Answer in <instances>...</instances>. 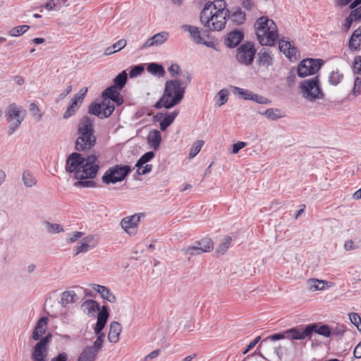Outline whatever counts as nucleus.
Returning <instances> with one entry per match:
<instances>
[{"label":"nucleus","mask_w":361,"mask_h":361,"mask_svg":"<svg viewBox=\"0 0 361 361\" xmlns=\"http://www.w3.org/2000/svg\"><path fill=\"white\" fill-rule=\"evenodd\" d=\"M82 164L80 166L79 171L76 172V179H91L96 176L99 170L98 157L94 155L83 157Z\"/></svg>","instance_id":"0eeeda50"},{"label":"nucleus","mask_w":361,"mask_h":361,"mask_svg":"<svg viewBox=\"0 0 361 361\" xmlns=\"http://www.w3.org/2000/svg\"><path fill=\"white\" fill-rule=\"evenodd\" d=\"M203 145L204 141L201 140L194 142L190 149L189 159L194 158L200 152Z\"/></svg>","instance_id":"8fccbe9b"},{"label":"nucleus","mask_w":361,"mask_h":361,"mask_svg":"<svg viewBox=\"0 0 361 361\" xmlns=\"http://www.w3.org/2000/svg\"><path fill=\"white\" fill-rule=\"evenodd\" d=\"M322 64V61L320 59H304L298 66V75L300 78L314 75L320 69Z\"/></svg>","instance_id":"9b49d317"},{"label":"nucleus","mask_w":361,"mask_h":361,"mask_svg":"<svg viewBox=\"0 0 361 361\" xmlns=\"http://www.w3.org/2000/svg\"><path fill=\"white\" fill-rule=\"evenodd\" d=\"M130 171L131 169L128 165H115L106 171L102 180L107 185L121 182L125 179Z\"/></svg>","instance_id":"6e6552de"},{"label":"nucleus","mask_w":361,"mask_h":361,"mask_svg":"<svg viewBox=\"0 0 361 361\" xmlns=\"http://www.w3.org/2000/svg\"><path fill=\"white\" fill-rule=\"evenodd\" d=\"M103 101L101 103L92 104L89 106V113L100 118L110 116L114 111V106L111 102L121 105L123 99L116 86H111L105 90L102 94Z\"/></svg>","instance_id":"f03ea898"},{"label":"nucleus","mask_w":361,"mask_h":361,"mask_svg":"<svg viewBox=\"0 0 361 361\" xmlns=\"http://www.w3.org/2000/svg\"><path fill=\"white\" fill-rule=\"evenodd\" d=\"M348 317L351 323L356 326L358 331H361V318L360 315L357 313L351 312L348 314Z\"/></svg>","instance_id":"603ef678"},{"label":"nucleus","mask_w":361,"mask_h":361,"mask_svg":"<svg viewBox=\"0 0 361 361\" xmlns=\"http://www.w3.org/2000/svg\"><path fill=\"white\" fill-rule=\"evenodd\" d=\"M361 20V16L357 8L353 10L350 15L345 18L343 26L346 30H349L353 21Z\"/></svg>","instance_id":"a19ab883"},{"label":"nucleus","mask_w":361,"mask_h":361,"mask_svg":"<svg viewBox=\"0 0 361 361\" xmlns=\"http://www.w3.org/2000/svg\"><path fill=\"white\" fill-rule=\"evenodd\" d=\"M286 331V338L290 340H303L305 338H309L308 331L307 326L304 328L294 327L288 329Z\"/></svg>","instance_id":"412c9836"},{"label":"nucleus","mask_w":361,"mask_h":361,"mask_svg":"<svg viewBox=\"0 0 361 361\" xmlns=\"http://www.w3.org/2000/svg\"><path fill=\"white\" fill-rule=\"evenodd\" d=\"M244 37L243 32L234 30L228 34L225 39V44L229 48L235 47L243 40Z\"/></svg>","instance_id":"a878e982"},{"label":"nucleus","mask_w":361,"mask_h":361,"mask_svg":"<svg viewBox=\"0 0 361 361\" xmlns=\"http://www.w3.org/2000/svg\"><path fill=\"white\" fill-rule=\"evenodd\" d=\"M43 226L49 233H59L64 231L63 227L59 224L51 223L46 221L43 222Z\"/></svg>","instance_id":"37998d69"},{"label":"nucleus","mask_w":361,"mask_h":361,"mask_svg":"<svg viewBox=\"0 0 361 361\" xmlns=\"http://www.w3.org/2000/svg\"><path fill=\"white\" fill-rule=\"evenodd\" d=\"M190 81L191 75L188 72H184L182 78L166 81L163 95L155 107L171 109L179 104L183 99L185 88Z\"/></svg>","instance_id":"f257e3e1"},{"label":"nucleus","mask_w":361,"mask_h":361,"mask_svg":"<svg viewBox=\"0 0 361 361\" xmlns=\"http://www.w3.org/2000/svg\"><path fill=\"white\" fill-rule=\"evenodd\" d=\"M256 50L253 44L246 42L239 47L237 49L236 60L245 66L250 65L254 59Z\"/></svg>","instance_id":"f8f14e48"},{"label":"nucleus","mask_w":361,"mask_h":361,"mask_svg":"<svg viewBox=\"0 0 361 361\" xmlns=\"http://www.w3.org/2000/svg\"><path fill=\"white\" fill-rule=\"evenodd\" d=\"M255 33L262 46H272L279 37L277 27L274 20L266 16L259 18L255 24Z\"/></svg>","instance_id":"20e7f679"},{"label":"nucleus","mask_w":361,"mask_h":361,"mask_svg":"<svg viewBox=\"0 0 361 361\" xmlns=\"http://www.w3.org/2000/svg\"><path fill=\"white\" fill-rule=\"evenodd\" d=\"M48 319L42 317L39 319L33 331L32 338L35 341H40L47 329Z\"/></svg>","instance_id":"393cba45"},{"label":"nucleus","mask_w":361,"mask_h":361,"mask_svg":"<svg viewBox=\"0 0 361 361\" xmlns=\"http://www.w3.org/2000/svg\"><path fill=\"white\" fill-rule=\"evenodd\" d=\"M91 287L94 291L99 293L103 299L106 300L111 303H115L116 302V297L109 288L94 283L92 284Z\"/></svg>","instance_id":"b1692460"},{"label":"nucleus","mask_w":361,"mask_h":361,"mask_svg":"<svg viewBox=\"0 0 361 361\" xmlns=\"http://www.w3.org/2000/svg\"><path fill=\"white\" fill-rule=\"evenodd\" d=\"M262 114L265 116L267 118L273 121L283 118L286 116V114L283 110L277 108L267 109Z\"/></svg>","instance_id":"f704fd0d"},{"label":"nucleus","mask_w":361,"mask_h":361,"mask_svg":"<svg viewBox=\"0 0 361 361\" xmlns=\"http://www.w3.org/2000/svg\"><path fill=\"white\" fill-rule=\"evenodd\" d=\"M9 124V134H13L20 126L25 117V112L16 104H10L5 111Z\"/></svg>","instance_id":"1a4fd4ad"},{"label":"nucleus","mask_w":361,"mask_h":361,"mask_svg":"<svg viewBox=\"0 0 361 361\" xmlns=\"http://www.w3.org/2000/svg\"><path fill=\"white\" fill-rule=\"evenodd\" d=\"M161 141V133L158 130H153L149 132L147 136V142L150 147L154 150L159 149Z\"/></svg>","instance_id":"c85d7f7f"},{"label":"nucleus","mask_w":361,"mask_h":361,"mask_svg":"<svg viewBox=\"0 0 361 361\" xmlns=\"http://www.w3.org/2000/svg\"><path fill=\"white\" fill-rule=\"evenodd\" d=\"M231 19L233 23L240 25L245 20V14L240 9H237L231 15Z\"/></svg>","instance_id":"49530a36"},{"label":"nucleus","mask_w":361,"mask_h":361,"mask_svg":"<svg viewBox=\"0 0 361 361\" xmlns=\"http://www.w3.org/2000/svg\"><path fill=\"white\" fill-rule=\"evenodd\" d=\"M23 184L27 188H32L37 184V179L29 171H25L22 175Z\"/></svg>","instance_id":"79ce46f5"},{"label":"nucleus","mask_w":361,"mask_h":361,"mask_svg":"<svg viewBox=\"0 0 361 361\" xmlns=\"http://www.w3.org/2000/svg\"><path fill=\"white\" fill-rule=\"evenodd\" d=\"M300 90L302 97L308 102H314L324 97L317 76L303 80L300 84Z\"/></svg>","instance_id":"423d86ee"},{"label":"nucleus","mask_w":361,"mask_h":361,"mask_svg":"<svg viewBox=\"0 0 361 361\" xmlns=\"http://www.w3.org/2000/svg\"><path fill=\"white\" fill-rule=\"evenodd\" d=\"M246 146V143L244 142L239 141L233 145L232 152L237 154L241 149Z\"/></svg>","instance_id":"774afa93"},{"label":"nucleus","mask_w":361,"mask_h":361,"mask_svg":"<svg viewBox=\"0 0 361 361\" xmlns=\"http://www.w3.org/2000/svg\"><path fill=\"white\" fill-rule=\"evenodd\" d=\"M97 335V338L94 343V345L90 347L94 348V350L98 352L103 346L105 334L104 333H102Z\"/></svg>","instance_id":"bf43d9fd"},{"label":"nucleus","mask_w":361,"mask_h":361,"mask_svg":"<svg viewBox=\"0 0 361 361\" xmlns=\"http://www.w3.org/2000/svg\"><path fill=\"white\" fill-rule=\"evenodd\" d=\"M251 100L260 104H269L271 103V101L268 98L254 92L252 94Z\"/></svg>","instance_id":"13d9d810"},{"label":"nucleus","mask_w":361,"mask_h":361,"mask_svg":"<svg viewBox=\"0 0 361 361\" xmlns=\"http://www.w3.org/2000/svg\"><path fill=\"white\" fill-rule=\"evenodd\" d=\"M213 249V242L209 238H203L197 242L195 245L183 250L186 255H196L203 252H210Z\"/></svg>","instance_id":"2eb2a0df"},{"label":"nucleus","mask_w":361,"mask_h":361,"mask_svg":"<svg viewBox=\"0 0 361 361\" xmlns=\"http://www.w3.org/2000/svg\"><path fill=\"white\" fill-rule=\"evenodd\" d=\"M67 0H50L45 5L44 8L48 11L60 10L63 6H68Z\"/></svg>","instance_id":"58836bf2"},{"label":"nucleus","mask_w":361,"mask_h":361,"mask_svg":"<svg viewBox=\"0 0 361 361\" xmlns=\"http://www.w3.org/2000/svg\"><path fill=\"white\" fill-rule=\"evenodd\" d=\"M109 317V312L107 307L103 306L102 310L99 312L97 316V323L94 326V331L95 334H102Z\"/></svg>","instance_id":"5701e85b"},{"label":"nucleus","mask_w":361,"mask_h":361,"mask_svg":"<svg viewBox=\"0 0 361 361\" xmlns=\"http://www.w3.org/2000/svg\"><path fill=\"white\" fill-rule=\"evenodd\" d=\"M226 2L224 0H215L212 3L206 4L203 9L208 8L209 11L222 12L224 14L229 16V11L226 8Z\"/></svg>","instance_id":"cd10ccee"},{"label":"nucleus","mask_w":361,"mask_h":361,"mask_svg":"<svg viewBox=\"0 0 361 361\" xmlns=\"http://www.w3.org/2000/svg\"><path fill=\"white\" fill-rule=\"evenodd\" d=\"M127 44V41L125 39H121L114 43L113 45L106 48L104 50V54L105 56H109L113 54L116 52L119 51L122 49H123Z\"/></svg>","instance_id":"e433bc0d"},{"label":"nucleus","mask_w":361,"mask_h":361,"mask_svg":"<svg viewBox=\"0 0 361 361\" xmlns=\"http://www.w3.org/2000/svg\"><path fill=\"white\" fill-rule=\"evenodd\" d=\"M182 30L188 32L190 37L196 44H204L207 47L215 49L216 43L209 39L210 35L207 31L201 32L197 27L190 25H182Z\"/></svg>","instance_id":"9d476101"},{"label":"nucleus","mask_w":361,"mask_h":361,"mask_svg":"<svg viewBox=\"0 0 361 361\" xmlns=\"http://www.w3.org/2000/svg\"><path fill=\"white\" fill-rule=\"evenodd\" d=\"M99 235L90 234L82 237L81 241L75 247L73 252L75 255L80 253H86L94 249L99 244Z\"/></svg>","instance_id":"4468645a"},{"label":"nucleus","mask_w":361,"mask_h":361,"mask_svg":"<svg viewBox=\"0 0 361 361\" xmlns=\"http://www.w3.org/2000/svg\"><path fill=\"white\" fill-rule=\"evenodd\" d=\"M154 153L153 152H148L143 154L137 162L139 165H144L154 157Z\"/></svg>","instance_id":"052dcab7"},{"label":"nucleus","mask_w":361,"mask_h":361,"mask_svg":"<svg viewBox=\"0 0 361 361\" xmlns=\"http://www.w3.org/2000/svg\"><path fill=\"white\" fill-rule=\"evenodd\" d=\"M30 111L32 112V115L37 118V120L41 119V114H39V109L37 106L32 103L30 106Z\"/></svg>","instance_id":"338daca9"},{"label":"nucleus","mask_w":361,"mask_h":361,"mask_svg":"<svg viewBox=\"0 0 361 361\" xmlns=\"http://www.w3.org/2000/svg\"><path fill=\"white\" fill-rule=\"evenodd\" d=\"M94 132V119L89 116H83L78 125V137L75 141L76 150L85 151L94 146L96 136Z\"/></svg>","instance_id":"7ed1b4c3"},{"label":"nucleus","mask_w":361,"mask_h":361,"mask_svg":"<svg viewBox=\"0 0 361 361\" xmlns=\"http://www.w3.org/2000/svg\"><path fill=\"white\" fill-rule=\"evenodd\" d=\"M228 90L227 89H222L221 90L218 95L216 98V105L218 106H221L226 104L228 99Z\"/></svg>","instance_id":"a18cd8bd"},{"label":"nucleus","mask_w":361,"mask_h":361,"mask_svg":"<svg viewBox=\"0 0 361 361\" xmlns=\"http://www.w3.org/2000/svg\"><path fill=\"white\" fill-rule=\"evenodd\" d=\"M169 38V33L166 31L160 32L149 37L141 47L140 49H147L152 47H159Z\"/></svg>","instance_id":"a211bd4d"},{"label":"nucleus","mask_w":361,"mask_h":361,"mask_svg":"<svg viewBox=\"0 0 361 361\" xmlns=\"http://www.w3.org/2000/svg\"><path fill=\"white\" fill-rule=\"evenodd\" d=\"M231 90L233 93L235 95L238 96L239 98L245 100H251L253 92L249 90L243 89L235 86H232Z\"/></svg>","instance_id":"ea45409f"},{"label":"nucleus","mask_w":361,"mask_h":361,"mask_svg":"<svg viewBox=\"0 0 361 361\" xmlns=\"http://www.w3.org/2000/svg\"><path fill=\"white\" fill-rule=\"evenodd\" d=\"M83 312L89 316H93L99 310V304L93 300H87L81 305Z\"/></svg>","instance_id":"7c9ffc66"},{"label":"nucleus","mask_w":361,"mask_h":361,"mask_svg":"<svg viewBox=\"0 0 361 361\" xmlns=\"http://www.w3.org/2000/svg\"><path fill=\"white\" fill-rule=\"evenodd\" d=\"M87 92V89H81L80 92L76 94L72 99L71 104L68 107L65 113L63 114V118L67 119L72 116L78 109L79 106L78 103H81Z\"/></svg>","instance_id":"6ab92c4d"},{"label":"nucleus","mask_w":361,"mask_h":361,"mask_svg":"<svg viewBox=\"0 0 361 361\" xmlns=\"http://www.w3.org/2000/svg\"><path fill=\"white\" fill-rule=\"evenodd\" d=\"M122 331V326L118 322H112L109 326L108 340L111 343H116L119 341V336Z\"/></svg>","instance_id":"bb28decb"},{"label":"nucleus","mask_w":361,"mask_h":361,"mask_svg":"<svg viewBox=\"0 0 361 361\" xmlns=\"http://www.w3.org/2000/svg\"><path fill=\"white\" fill-rule=\"evenodd\" d=\"M343 75L338 71H333L329 76V82L333 85H337L342 80Z\"/></svg>","instance_id":"3c124183"},{"label":"nucleus","mask_w":361,"mask_h":361,"mask_svg":"<svg viewBox=\"0 0 361 361\" xmlns=\"http://www.w3.org/2000/svg\"><path fill=\"white\" fill-rule=\"evenodd\" d=\"M84 235L85 233L83 232L75 231L68 235L66 241L69 243H73L79 239L82 238Z\"/></svg>","instance_id":"5fc2aeb1"},{"label":"nucleus","mask_w":361,"mask_h":361,"mask_svg":"<svg viewBox=\"0 0 361 361\" xmlns=\"http://www.w3.org/2000/svg\"><path fill=\"white\" fill-rule=\"evenodd\" d=\"M97 353L94 348L86 347L80 355L78 361H94Z\"/></svg>","instance_id":"c9c22d12"},{"label":"nucleus","mask_w":361,"mask_h":361,"mask_svg":"<svg viewBox=\"0 0 361 361\" xmlns=\"http://www.w3.org/2000/svg\"><path fill=\"white\" fill-rule=\"evenodd\" d=\"M30 28L29 25H23L13 27L8 32V35L12 37H18L27 32Z\"/></svg>","instance_id":"09e8293b"},{"label":"nucleus","mask_w":361,"mask_h":361,"mask_svg":"<svg viewBox=\"0 0 361 361\" xmlns=\"http://www.w3.org/2000/svg\"><path fill=\"white\" fill-rule=\"evenodd\" d=\"M147 70L154 75L163 76L164 74V69L163 66L155 63L148 64Z\"/></svg>","instance_id":"c03bdc74"},{"label":"nucleus","mask_w":361,"mask_h":361,"mask_svg":"<svg viewBox=\"0 0 361 361\" xmlns=\"http://www.w3.org/2000/svg\"><path fill=\"white\" fill-rule=\"evenodd\" d=\"M168 70L172 76H174V75L180 74V73H181V75H182L183 73L180 72V67L176 63L172 64L169 68Z\"/></svg>","instance_id":"69168bd1"},{"label":"nucleus","mask_w":361,"mask_h":361,"mask_svg":"<svg viewBox=\"0 0 361 361\" xmlns=\"http://www.w3.org/2000/svg\"><path fill=\"white\" fill-rule=\"evenodd\" d=\"M83 156L78 152H73L68 156L66 162V170L73 173L76 179V172L79 171L80 166L82 164Z\"/></svg>","instance_id":"f3484780"},{"label":"nucleus","mask_w":361,"mask_h":361,"mask_svg":"<svg viewBox=\"0 0 361 361\" xmlns=\"http://www.w3.org/2000/svg\"><path fill=\"white\" fill-rule=\"evenodd\" d=\"M279 48L290 61H295L299 56L297 48L289 41L280 39Z\"/></svg>","instance_id":"aec40b11"},{"label":"nucleus","mask_w":361,"mask_h":361,"mask_svg":"<svg viewBox=\"0 0 361 361\" xmlns=\"http://www.w3.org/2000/svg\"><path fill=\"white\" fill-rule=\"evenodd\" d=\"M178 114V111H173L166 114L160 122V129L162 131L166 130V128L173 122Z\"/></svg>","instance_id":"4c0bfd02"},{"label":"nucleus","mask_w":361,"mask_h":361,"mask_svg":"<svg viewBox=\"0 0 361 361\" xmlns=\"http://www.w3.org/2000/svg\"><path fill=\"white\" fill-rule=\"evenodd\" d=\"M231 243V238H230V237L225 238L224 239V240L219 245V246L217 249V252L219 253L224 254L227 250L228 247L230 246Z\"/></svg>","instance_id":"4d7b16f0"},{"label":"nucleus","mask_w":361,"mask_h":361,"mask_svg":"<svg viewBox=\"0 0 361 361\" xmlns=\"http://www.w3.org/2000/svg\"><path fill=\"white\" fill-rule=\"evenodd\" d=\"M74 186L76 188H93L95 186V182L90 180H79L74 183Z\"/></svg>","instance_id":"6e6d98bb"},{"label":"nucleus","mask_w":361,"mask_h":361,"mask_svg":"<svg viewBox=\"0 0 361 361\" xmlns=\"http://www.w3.org/2000/svg\"><path fill=\"white\" fill-rule=\"evenodd\" d=\"M52 335L48 333L34 347L32 358L34 361H45L48 355V345L51 342Z\"/></svg>","instance_id":"ddd939ff"},{"label":"nucleus","mask_w":361,"mask_h":361,"mask_svg":"<svg viewBox=\"0 0 361 361\" xmlns=\"http://www.w3.org/2000/svg\"><path fill=\"white\" fill-rule=\"evenodd\" d=\"M326 284V281L317 279H310L307 281V288L312 292L324 290Z\"/></svg>","instance_id":"473e14b6"},{"label":"nucleus","mask_w":361,"mask_h":361,"mask_svg":"<svg viewBox=\"0 0 361 361\" xmlns=\"http://www.w3.org/2000/svg\"><path fill=\"white\" fill-rule=\"evenodd\" d=\"M348 45L351 51H356L361 47V26L354 30Z\"/></svg>","instance_id":"c756f323"},{"label":"nucleus","mask_w":361,"mask_h":361,"mask_svg":"<svg viewBox=\"0 0 361 361\" xmlns=\"http://www.w3.org/2000/svg\"><path fill=\"white\" fill-rule=\"evenodd\" d=\"M309 338H311L312 333L318 334L325 337H329L331 335V329L326 324L319 325L317 323H313L307 325Z\"/></svg>","instance_id":"4be33fe9"},{"label":"nucleus","mask_w":361,"mask_h":361,"mask_svg":"<svg viewBox=\"0 0 361 361\" xmlns=\"http://www.w3.org/2000/svg\"><path fill=\"white\" fill-rule=\"evenodd\" d=\"M272 61L269 49L262 48L258 53V63L259 66L268 67L272 64Z\"/></svg>","instance_id":"2f4dec72"},{"label":"nucleus","mask_w":361,"mask_h":361,"mask_svg":"<svg viewBox=\"0 0 361 361\" xmlns=\"http://www.w3.org/2000/svg\"><path fill=\"white\" fill-rule=\"evenodd\" d=\"M144 71V68L142 66L137 65L134 66L130 71V77L133 78L140 75Z\"/></svg>","instance_id":"0e129e2a"},{"label":"nucleus","mask_w":361,"mask_h":361,"mask_svg":"<svg viewBox=\"0 0 361 361\" xmlns=\"http://www.w3.org/2000/svg\"><path fill=\"white\" fill-rule=\"evenodd\" d=\"M127 80V73L126 72L122 71L120 74H118L115 79L114 80V86L117 87L119 90H121L125 85Z\"/></svg>","instance_id":"de8ad7c7"},{"label":"nucleus","mask_w":361,"mask_h":361,"mask_svg":"<svg viewBox=\"0 0 361 361\" xmlns=\"http://www.w3.org/2000/svg\"><path fill=\"white\" fill-rule=\"evenodd\" d=\"M228 16L224 13L203 9L200 13L201 23L211 31H220L226 25V18Z\"/></svg>","instance_id":"39448f33"},{"label":"nucleus","mask_w":361,"mask_h":361,"mask_svg":"<svg viewBox=\"0 0 361 361\" xmlns=\"http://www.w3.org/2000/svg\"><path fill=\"white\" fill-rule=\"evenodd\" d=\"M353 73L361 75V56H358L355 58L353 67Z\"/></svg>","instance_id":"680f3d73"},{"label":"nucleus","mask_w":361,"mask_h":361,"mask_svg":"<svg viewBox=\"0 0 361 361\" xmlns=\"http://www.w3.org/2000/svg\"><path fill=\"white\" fill-rule=\"evenodd\" d=\"M78 300V296L73 290H66L61 294L60 304L62 307H66L67 305L74 303Z\"/></svg>","instance_id":"72a5a7b5"},{"label":"nucleus","mask_w":361,"mask_h":361,"mask_svg":"<svg viewBox=\"0 0 361 361\" xmlns=\"http://www.w3.org/2000/svg\"><path fill=\"white\" fill-rule=\"evenodd\" d=\"M353 93L354 95H357L361 93V78L359 77H356L355 79Z\"/></svg>","instance_id":"e2e57ef3"},{"label":"nucleus","mask_w":361,"mask_h":361,"mask_svg":"<svg viewBox=\"0 0 361 361\" xmlns=\"http://www.w3.org/2000/svg\"><path fill=\"white\" fill-rule=\"evenodd\" d=\"M140 221V215L134 214L126 216L121 221V226L129 235H135L137 231V226Z\"/></svg>","instance_id":"dca6fc26"},{"label":"nucleus","mask_w":361,"mask_h":361,"mask_svg":"<svg viewBox=\"0 0 361 361\" xmlns=\"http://www.w3.org/2000/svg\"><path fill=\"white\" fill-rule=\"evenodd\" d=\"M135 166L137 169V173L138 175H145L149 173L152 170V164H146V165H139L138 162L136 163Z\"/></svg>","instance_id":"864d4df0"}]
</instances>
